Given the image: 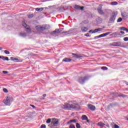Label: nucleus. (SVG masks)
Instances as JSON below:
<instances>
[{
	"label": "nucleus",
	"instance_id": "45",
	"mask_svg": "<svg viewBox=\"0 0 128 128\" xmlns=\"http://www.w3.org/2000/svg\"><path fill=\"white\" fill-rule=\"evenodd\" d=\"M106 126L110 128V125L108 124H106Z\"/></svg>",
	"mask_w": 128,
	"mask_h": 128
},
{
	"label": "nucleus",
	"instance_id": "44",
	"mask_svg": "<svg viewBox=\"0 0 128 128\" xmlns=\"http://www.w3.org/2000/svg\"><path fill=\"white\" fill-rule=\"evenodd\" d=\"M100 36H96L95 37V38H100Z\"/></svg>",
	"mask_w": 128,
	"mask_h": 128
},
{
	"label": "nucleus",
	"instance_id": "38",
	"mask_svg": "<svg viewBox=\"0 0 128 128\" xmlns=\"http://www.w3.org/2000/svg\"><path fill=\"white\" fill-rule=\"evenodd\" d=\"M114 128H120V126H118V125L115 124H114Z\"/></svg>",
	"mask_w": 128,
	"mask_h": 128
},
{
	"label": "nucleus",
	"instance_id": "7",
	"mask_svg": "<svg viewBox=\"0 0 128 128\" xmlns=\"http://www.w3.org/2000/svg\"><path fill=\"white\" fill-rule=\"evenodd\" d=\"M102 5H100L99 8L98 9V12H99L100 14H104V12L102 11Z\"/></svg>",
	"mask_w": 128,
	"mask_h": 128
},
{
	"label": "nucleus",
	"instance_id": "39",
	"mask_svg": "<svg viewBox=\"0 0 128 128\" xmlns=\"http://www.w3.org/2000/svg\"><path fill=\"white\" fill-rule=\"evenodd\" d=\"M2 72L4 74H8V71H3Z\"/></svg>",
	"mask_w": 128,
	"mask_h": 128
},
{
	"label": "nucleus",
	"instance_id": "33",
	"mask_svg": "<svg viewBox=\"0 0 128 128\" xmlns=\"http://www.w3.org/2000/svg\"><path fill=\"white\" fill-rule=\"evenodd\" d=\"M122 18H118L117 22H122Z\"/></svg>",
	"mask_w": 128,
	"mask_h": 128
},
{
	"label": "nucleus",
	"instance_id": "42",
	"mask_svg": "<svg viewBox=\"0 0 128 128\" xmlns=\"http://www.w3.org/2000/svg\"><path fill=\"white\" fill-rule=\"evenodd\" d=\"M30 106H32V108H36V106H34V105L30 104Z\"/></svg>",
	"mask_w": 128,
	"mask_h": 128
},
{
	"label": "nucleus",
	"instance_id": "24",
	"mask_svg": "<svg viewBox=\"0 0 128 128\" xmlns=\"http://www.w3.org/2000/svg\"><path fill=\"white\" fill-rule=\"evenodd\" d=\"M52 122V119L48 118L46 121V124H50V122Z\"/></svg>",
	"mask_w": 128,
	"mask_h": 128
},
{
	"label": "nucleus",
	"instance_id": "35",
	"mask_svg": "<svg viewBox=\"0 0 128 128\" xmlns=\"http://www.w3.org/2000/svg\"><path fill=\"white\" fill-rule=\"evenodd\" d=\"M41 128H46V124H42L40 126Z\"/></svg>",
	"mask_w": 128,
	"mask_h": 128
},
{
	"label": "nucleus",
	"instance_id": "2",
	"mask_svg": "<svg viewBox=\"0 0 128 128\" xmlns=\"http://www.w3.org/2000/svg\"><path fill=\"white\" fill-rule=\"evenodd\" d=\"M50 27V26L44 25V26H36V30H38L39 32H42V30H48Z\"/></svg>",
	"mask_w": 128,
	"mask_h": 128
},
{
	"label": "nucleus",
	"instance_id": "47",
	"mask_svg": "<svg viewBox=\"0 0 128 128\" xmlns=\"http://www.w3.org/2000/svg\"><path fill=\"white\" fill-rule=\"evenodd\" d=\"M43 96H46V94H43Z\"/></svg>",
	"mask_w": 128,
	"mask_h": 128
},
{
	"label": "nucleus",
	"instance_id": "50",
	"mask_svg": "<svg viewBox=\"0 0 128 128\" xmlns=\"http://www.w3.org/2000/svg\"><path fill=\"white\" fill-rule=\"evenodd\" d=\"M2 50V48L0 47V50Z\"/></svg>",
	"mask_w": 128,
	"mask_h": 128
},
{
	"label": "nucleus",
	"instance_id": "49",
	"mask_svg": "<svg viewBox=\"0 0 128 128\" xmlns=\"http://www.w3.org/2000/svg\"><path fill=\"white\" fill-rule=\"evenodd\" d=\"M86 122H90V120H87Z\"/></svg>",
	"mask_w": 128,
	"mask_h": 128
},
{
	"label": "nucleus",
	"instance_id": "30",
	"mask_svg": "<svg viewBox=\"0 0 128 128\" xmlns=\"http://www.w3.org/2000/svg\"><path fill=\"white\" fill-rule=\"evenodd\" d=\"M69 128H76V126H74V125L71 124Z\"/></svg>",
	"mask_w": 128,
	"mask_h": 128
},
{
	"label": "nucleus",
	"instance_id": "26",
	"mask_svg": "<svg viewBox=\"0 0 128 128\" xmlns=\"http://www.w3.org/2000/svg\"><path fill=\"white\" fill-rule=\"evenodd\" d=\"M101 70H107L108 68L106 66H103L101 68Z\"/></svg>",
	"mask_w": 128,
	"mask_h": 128
},
{
	"label": "nucleus",
	"instance_id": "19",
	"mask_svg": "<svg viewBox=\"0 0 128 128\" xmlns=\"http://www.w3.org/2000/svg\"><path fill=\"white\" fill-rule=\"evenodd\" d=\"M82 120H88V116L86 115H82Z\"/></svg>",
	"mask_w": 128,
	"mask_h": 128
},
{
	"label": "nucleus",
	"instance_id": "4",
	"mask_svg": "<svg viewBox=\"0 0 128 128\" xmlns=\"http://www.w3.org/2000/svg\"><path fill=\"white\" fill-rule=\"evenodd\" d=\"M88 80V78L86 77H84V78H78V82H80L82 84H84V82L86 80Z\"/></svg>",
	"mask_w": 128,
	"mask_h": 128
},
{
	"label": "nucleus",
	"instance_id": "27",
	"mask_svg": "<svg viewBox=\"0 0 128 128\" xmlns=\"http://www.w3.org/2000/svg\"><path fill=\"white\" fill-rule=\"evenodd\" d=\"M111 96H118V93L112 92V94H111Z\"/></svg>",
	"mask_w": 128,
	"mask_h": 128
},
{
	"label": "nucleus",
	"instance_id": "25",
	"mask_svg": "<svg viewBox=\"0 0 128 128\" xmlns=\"http://www.w3.org/2000/svg\"><path fill=\"white\" fill-rule=\"evenodd\" d=\"M70 122H76V120H70L68 122V124H70Z\"/></svg>",
	"mask_w": 128,
	"mask_h": 128
},
{
	"label": "nucleus",
	"instance_id": "46",
	"mask_svg": "<svg viewBox=\"0 0 128 128\" xmlns=\"http://www.w3.org/2000/svg\"><path fill=\"white\" fill-rule=\"evenodd\" d=\"M85 36H88V34H86Z\"/></svg>",
	"mask_w": 128,
	"mask_h": 128
},
{
	"label": "nucleus",
	"instance_id": "6",
	"mask_svg": "<svg viewBox=\"0 0 128 128\" xmlns=\"http://www.w3.org/2000/svg\"><path fill=\"white\" fill-rule=\"evenodd\" d=\"M10 60H12L13 62H20L22 60H18V58H14V57H11Z\"/></svg>",
	"mask_w": 128,
	"mask_h": 128
},
{
	"label": "nucleus",
	"instance_id": "14",
	"mask_svg": "<svg viewBox=\"0 0 128 128\" xmlns=\"http://www.w3.org/2000/svg\"><path fill=\"white\" fill-rule=\"evenodd\" d=\"M84 6L80 7V6H75V8H76V10H84Z\"/></svg>",
	"mask_w": 128,
	"mask_h": 128
},
{
	"label": "nucleus",
	"instance_id": "18",
	"mask_svg": "<svg viewBox=\"0 0 128 128\" xmlns=\"http://www.w3.org/2000/svg\"><path fill=\"white\" fill-rule=\"evenodd\" d=\"M58 120H56L54 122H53V126H58Z\"/></svg>",
	"mask_w": 128,
	"mask_h": 128
},
{
	"label": "nucleus",
	"instance_id": "12",
	"mask_svg": "<svg viewBox=\"0 0 128 128\" xmlns=\"http://www.w3.org/2000/svg\"><path fill=\"white\" fill-rule=\"evenodd\" d=\"M0 58H2L3 60H10L8 58L4 57V56H0Z\"/></svg>",
	"mask_w": 128,
	"mask_h": 128
},
{
	"label": "nucleus",
	"instance_id": "48",
	"mask_svg": "<svg viewBox=\"0 0 128 128\" xmlns=\"http://www.w3.org/2000/svg\"><path fill=\"white\" fill-rule=\"evenodd\" d=\"M126 120H128V116L126 117Z\"/></svg>",
	"mask_w": 128,
	"mask_h": 128
},
{
	"label": "nucleus",
	"instance_id": "22",
	"mask_svg": "<svg viewBox=\"0 0 128 128\" xmlns=\"http://www.w3.org/2000/svg\"><path fill=\"white\" fill-rule=\"evenodd\" d=\"M120 30H124L125 32H128V29L124 27H122L120 28Z\"/></svg>",
	"mask_w": 128,
	"mask_h": 128
},
{
	"label": "nucleus",
	"instance_id": "43",
	"mask_svg": "<svg viewBox=\"0 0 128 128\" xmlns=\"http://www.w3.org/2000/svg\"><path fill=\"white\" fill-rule=\"evenodd\" d=\"M92 32H94V30H90L88 32H92Z\"/></svg>",
	"mask_w": 128,
	"mask_h": 128
},
{
	"label": "nucleus",
	"instance_id": "40",
	"mask_svg": "<svg viewBox=\"0 0 128 128\" xmlns=\"http://www.w3.org/2000/svg\"><path fill=\"white\" fill-rule=\"evenodd\" d=\"M99 37H100V38H104V34H102L100 35Z\"/></svg>",
	"mask_w": 128,
	"mask_h": 128
},
{
	"label": "nucleus",
	"instance_id": "13",
	"mask_svg": "<svg viewBox=\"0 0 128 128\" xmlns=\"http://www.w3.org/2000/svg\"><path fill=\"white\" fill-rule=\"evenodd\" d=\"M104 124L102 123V122H99L97 124V126H100V128H104Z\"/></svg>",
	"mask_w": 128,
	"mask_h": 128
},
{
	"label": "nucleus",
	"instance_id": "21",
	"mask_svg": "<svg viewBox=\"0 0 128 128\" xmlns=\"http://www.w3.org/2000/svg\"><path fill=\"white\" fill-rule=\"evenodd\" d=\"M81 30H82V32H86V30H88V28H86V27H82L81 28Z\"/></svg>",
	"mask_w": 128,
	"mask_h": 128
},
{
	"label": "nucleus",
	"instance_id": "36",
	"mask_svg": "<svg viewBox=\"0 0 128 128\" xmlns=\"http://www.w3.org/2000/svg\"><path fill=\"white\" fill-rule=\"evenodd\" d=\"M124 42H128V37L124 38Z\"/></svg>",
	"mask_w": 128,
	"mask_h": 128
},
{
	"label": "nucleus",
	"instance_id": "11",
	"mask_svg": "<svg viewBox=\"0 0 128 128\" xmlns=\"http://www.w3.org/2000/svg\"><path fill=\"white\" fill-rule=\"evenodd\" d=\"M88 108L90 110H96V106L92 104L88 105Z\"/></svg>",
	"mask_w": 128,
	"mask_h": 128
},
{
	"label": "nucleus",
	"instance_id": "10",
	"mask_svg": "<svg viewBox=\"0 0 128 128\" xmlns=\"http://www.w3.org/2000/svg\"><path fill=\"white\" fill-rule=\"evenodd\" d=\"M72 56H74V58H82V56L81 55L73 54Z\"/></svg>",
	"mask_w": 128,
	"mask_h": 128
},
{
	"label": "nucleus",
	"instance_id": "16",
	"mask_svg": "<svg viewBox=\"0 0 128 128\" xmlns=\"http://www.w3.org/2000/svg\"><path fill=\"white\" fill-rule=\"evenodd\" d=\"M120 34V33L118 32H114V33H112L111 34V36H118Z\"/></svg>",
	"mask_w": 128,
	"mask_h": 128
},
{
	"label": "nucleus",
	"instance_id": "28",
	"mask_svg": "<svg viewBox=\"0 0 128 128\" xmlns=\"http://www.w3.org/2000/svg\"><path fill=\"white\" fill-rule=\"evenodd\" d=\"M110 34V32L104 33V34H103V36H106Z\"/></svg>",
	"mask_w": 128,
	"mask_h": 128
},
{
	"label": "nucleus",
	"instance_id": "37",
	"mask_svg": "<svg viewBox=\"0 0 128 128\" xmlns=\"http://www.w3.org/2000/svg\"><path fill=\"white\" fill-rule=\"evenodd\" d=\"M3 91L4 92H8V89H6V88H4L3 89Z\"/></svg>",
	"mask_w": 128,
	"mask_h": 128
},
{
	"label": "nucleus",
	"instance_id": "32",
	"mask_svg": "<svg viewBox=\"0 0 128 128\" xmlns=\"http://www.w3.org/2000/svg\"><path fill=\"white\" fill-rule=\"evenodd\" d=\"M4 54H10V52L8 51V50H5L4 51Z\"/></svg>",
	"mask_w": 128,
	"mask_h": 128
},
{
	"label": "nucleus",
	"instance_id": "1",
	"mask_svg": "<svg viewBox=\"0 0 128 128\" xmlns=\"http://www.w3.org/2000/svg\"><path fill=\"white\" fill-rule=\"evenodd\" d=\"M64 110H70V108H76L78 104H72V102H69L68 104H64L62 107Z\"/></svg>",
	"mask_w": 128,
	"mask_h": 128
},
{
	"label": "nucleus",
	"instance_id": "41",
	"mask_svg": "<svg viewBox=\"0 0 128 128\" xmlns=\"http://www.w3.org/2000/svg\"><path fill=\"white\" fill-rule=\"evenodd\" d=\"M120 34H124V31H120Z\"/></svg>",
	"mask_w": 128,
	"mask_h": 128
},
{
	"label": "nucleus",
	"instance_id": "34",
	"mask_svg": "<svg viewBox=\"0 0 128 128\" xmlns=\"http://www.w3.org/2000/svg\"><path fill=\"white\" fill-rule=\"evenodd\" d=\"M58 30H56L53 32L54 34H58Z\"/></svg>",
	"mask_w": 128,
	"mask_h": 128
},
{
	"label": "nucleus",
	"instance_id": "15",
	"mask_svg": "<svg viewBox=\"0 0 128 128\" xmlns=\"http://www.w3.org/2000/svg\"><path fill=\"white\" fill-rule=\"evenodd\" d=\"M19 35L20 36H22V38H24L26 36V32H21L20 33Z\"/></svg>",
	"mask_w": 128,
	"mask_h": 128
},
{
	"label": "nucleus",
	"instance_id": "23",
	"mask_svg": "<svg viewBox=\"0 0 128 128\" xmlns=\"http://www.w3.org/2000/svg\"><path fill=\"white\" fill-rule=\"evenodd\" d=\"M111 4L112 6H116V4H118V2H111Z\"/></svg>",
	"mask_w": 128,
	"mask_h": 128
},
{
	"label": "nucleus",
	"instance_id": "29",
	"mask_svg": "<svg viewBox=\"0 0 128 128\" xmlns=\"http://www.w3.org/2000/svg\"><path fill=\"white\" fill-rule=\"evenodd\" d=\"M76 128H80V124L78 123H76Z\"/></svg>",
	"mask_w": 128,
	"mask_h": 128
},
{
	"label": "nucleus",
	"instance_id": "31",
	"mask_svg": "<svg viewBox=\"0 0 128 128\" xmlns=\"http://www.w3.org/2000/svg\"><path fill=\"white\" fill-rule=\"evenodd\" d=\"M33 16H34V14H32L28 15V18H33Z\"/></svg>",
	"mask_w": 128,
	"mask_h": 128
},
{
	"label": "nucleus",
	"instance_id": "5",
	"mask_svg": "<svg viewBox=\"0 0 128 128\" xmlns=\"http://www.w3.org/2000/svg\"><path fill=\"white\" fill-rule=\"evenodd\" d=\"M22 26H23L26 28V30H26L28 32H30V26L26 25V22H23Z\"/></svg>",
	"mask_w": 128,
	"mask_h": 128
},
{
	"label": "nucleus",
	"instance_id": "9",
	"mask_svg": "<svg viewBox=\"0 0 128 128\" xmlns=\"http://www.w3.org/2000/svg\"><path fill=\"white\" fill-rule=\"evenodd\" d=\"M115 20H116V16L115 15L112 16L110 18V22H114Z\"/></svg>",
	"mask_w": 128,
	"mask_h": 128
},
{
	"label": "nucleus",
	"instance_id": "20",
	"mask_svg": "<svg viewBox=\"0 0 128 128\" xmlns=\"http://www.w3.org/2000/svg\"><path fill=\"white\" fill-rule=\"evenodd\" d=\"M43 10H44V8H36V12H42Z\"/></svg>",
	"mask_w": 128,
	"mask_h": 128
},
{
	"label": "nucleus",
	"instance_id": "3",
	"mask_svg": "<svg viewBox=\"0 0 128 128\" xmlns=\"http://www.w3.org/2000/svg\"><path fill=\"white\" fill-rule=\"evenodd\" d=\"M12 97L8 96L4 100V104H6V106H10V102H12Z\"/></svg>",
	"mask_w": 128,
	"mask_h": 128
},
{
	"label": "nucleus",
	"instance_id": "8",
	"mask_svg": "<svg viewBox=\"0 0 128 128\" xmlns=\"http://www.w3.org/2000/svg\"><path fill=\"white\" fill-rule=\"evenodd\" d=\"M102 28H98L95 29L94 30L92 31V34H96V32H102V30H103Z\"/></svg>",
	"mask_w": 128,
	"mask_h": 128
},
{
	"label": "nucleus",
	"instance_id": "17",
	"mask_svg": "<svg viewBox=\"0 0 128 128\" xmlns=\"http://www.w3.org/2000/svg\"><path fill=\"white\" fill-rule=\"evenodd\" d=\"M63 62H72V59L68 58H64L63 59Z\"/></svg>",
	"mask_w": 128,
	"mask_h": 128
}]
</instances>
